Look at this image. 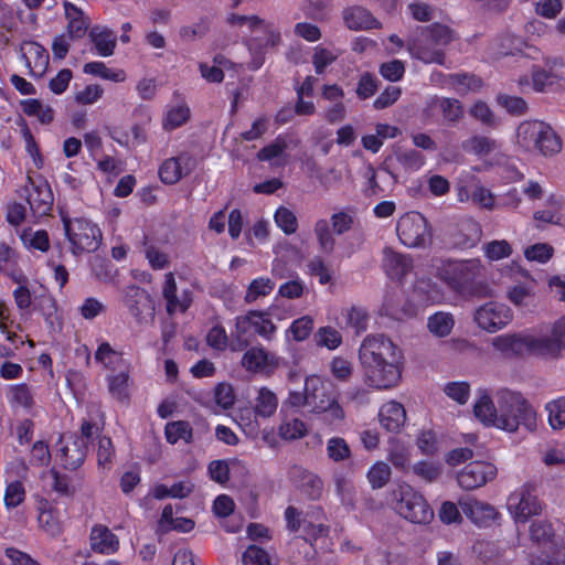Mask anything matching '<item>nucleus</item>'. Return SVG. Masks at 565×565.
<instances>
[{
    "label": "nucleus",
    "mask_w": 565,
    "mask_h": 565,
    "mask_svg": "<svg viewBox=\"0 0 565 565\" xmlns=\"http://www.w3.org/2000/svg\"><path fill=\"white\" fill-rule=\"evenodd\" d=\"M396 233L401 243L409 248H425L433 241L428 222L418 212H408L402 215L396 224Z\"/></svg>",
    "instance_id": "11"
},
{
    "label": "nucleus",
    "mask_w": 565,
    "mask_h": 565,
    "mask_svg": "<svg viewBox=\"0 0 565 565\" xmlns=\"http://www.w3.org/2000/svg\"><path fill=\"white\" fill-rule=\"evenodd\" d=\"M320 249L326 253H332L335 246V239L331 233L330 224L327 220H318L313 228Z\"/></svg>",
    "instance_id": "57"
},
{
    "label": "nucleus",
    "mask_w": 565,
    "mask_h": 565,
    "mask_svg": "<svg viewBox=\"0 0 565 565\" xmlns=\"http://www.w3.org/2000/svg\"><path fill=\"white\" fill-rule=\"evenodd\" d=\"M190 108L184 102L170 105L163 116L162 128L171 131L183 126L190 119Z\"/></svg>",
    "instance_id": "42"
},
{
    "label": "nucleus",
    "mask_w": 565,
    "mask_h": 565,
    "mask_svg": "<svg viewBox=\"0 0 565 565\" xmlns=\"http://www.w3.org/2000/svg\"><path fill=\"white\" fill-rule=\"evenodd\" d=\"M422 36H426L427 42L436 44L435 49H430L428 44L417 45L415 42H408L407 49L412 56L425 63L444 62V49L451 42L452 33L450 29L443 24H434L422 31Z\"/></svg>",
    "instance_id": "10"
},
{
    "label": "nucleus",
    "mask_w": 565,
    "mask_h": 565,
    "mask_svg": "<svg viewBox=\"0 0 565 565\" xmlns=\"http://www.w3.org/2000/svg\"><path fill=\"white\" fill-rule=\"evenodd\" d=\"M25 499L24 484L19 480H12L7 482L4 490V505L7 509H13L19 507Z\"/></svg>",
    "instance_id": "61"
},
{
    "label": "nucleus",
    "mask_w": 565,
    "mask_h": 565,
    "mask_svg": "<svg viewBox=\"0 0 565 565\" xmlns=\"http://www.w3.org/2000/svg\"><path fill=\"white\" fill-rule=\"evenodd\" d=\"M454 245L461 249H469L479 244L482 237L480 224L471 218L461 221L454 234Z\"/></svg>",
    "instance_id": "30"
},
{
    "label": "nucleus",
    "mask_w": 565,
    "mask_h": 565,
    "mask_svg": "<svg viewBox=\"0 0 565 565\" xmlns=\"http://www.w3.org/2000/svg\"><path fill=\"white\" fill-rule=\"evenodd\" d=\"M527 43L520 36L514 34H502L493 40L490 50L494 57H503L523 53Z\"/></svg>",
    "instance_id": "35"
},
{
    "label": "nucleus",
    "mask_w": 565,
    "mask_h": 565,
    "mask_svg": "<svg viewBox=\"0 0 565 565\" xmlns=\"http://www.w3.org/2000/svg\"><path fill=\"white\" fill-rule=\"evenodd\" d=\"M544 64L545 66H532L531 81L526 75H522L516 79L521 90L525 92L532 88L536 93H545L550 89L562 87L565 84V75L557 72L564 65L562 58L546 57L544 58Z\"/></svg>",
    "instance_id": "9"
},
{
    "label": "nucleus",
    "mask_w": 565,
    "mask_h": 565,
    "mask_svg": "<svg viewBox=\"0 0 565 565\" xmlns=\"http://www.w3.org/2000/svg\"><path fill=\"white\" fill-rule=\"evenodd\" d=\"M492 347L505 355L540 354L537 337L530 333H507L492 339Z\"/></svg>",
    "instance_id": "16"
},
{
    "label": "nucleus",
    "mask_w": 565,
    "mask_h": 565,
    "mask_svg": "<svg viewBox=\"0 0 565 565\" xmlns=\"http://www.w3.org/2000/svg\"><path fill=\"white\" fill-rule=\"evenodd\" d=\"M23 245L29 249H38L46 252L50 247L49 235L45 231H33L31 228L23 230L20 234Z\"/></svg>",
    "instance_id": "54"
},
{
    "label": "nucleus",
    "mask_w": 565,
    "mask_h": 565,
    "mask_svg": "<svg viewBox=\"0 0 565 565\" xmlns=\"http://www.w3.org/2000/svg\"><path fill=\"white\" fill-rule=\"evenodd\" d=\"M94 356L108 373L131 369V363L124 353L115 350L108 342H102Z\"/></svg>",
    "instance_id": "24"
},
{
    "label": "nucleus",
    "mask_w": 565,
    "mask_h": 565,
    "mask_svg": "<svg viewBox=\"0 0 565 565\" xmlns=\"http://www.w3.org/2000/svg\"><path fill=\"white\" fill-rule=\"evenodd\" d=\"M342 315L345 317L347 326L361 333L366 330L369 322V315L362 307L351 306L343 309Z\"/></svg>",
    "instance_id": "59"
},
{
    "label": "nucleus",
    "mask_w": 565,
    "mask_h": 565,
    "mask_svg": "<svg viewBox=\"0 0 565 565\" xmlns=\"http://www.w3.org/2000/svg\"><path fill=\"white\" fill-rule=\"evenodd\" d=\"M383 267L392 279H402L413 268L412 258L391 248L384 249Z\"/></svg>",
    "instance_id": "32"
},
{
    "label": "nucleus",
    "mask_w": 565,
    "mask_h": 565,
    "mask_svg": "<svg viewBox=\"0 0 565 565\" xmlns=\"http://www.w3.org/2000/svg\"><path fill=\"white\" fill-rule=\"evenodd\" d=\"M124 303L139 323H149L154 318V303L151 296L137 286H129L124 292Z\"/></svg>",
    "instance_id": "17"
},
{
    "label": "nucleus",
    "mask_w": 565,
    "mask_h": 565,
    "mask_svg": "<svg viewBox=\"0 0 565 565\" xmlns=\"http://www.w3.org/2000/svg\"><path fill=\"white\" fill-rule=\"evenodd\" d=\"M339 56L337 50L322 46L315 47L312 55V64L317 74L324 73L326 68L331 65Z\"/></svg>",
    "instance_id": "62"
},
{
    "label": "nucleus",
    "mask_w": 565,
    "mask_h": 565,
    "mask_svg": "<svg viewBox=\"0 0 565 565\" xmlns=\"http://www.w3.org/2000/svg\"><path fill=\"white\" fill-rule=\"evenodd\" d=\"M482 252L490 262H498L511 256L512 246L507 239H494L486 243Z\"/></svg>",
    "instance_id": "55"
},
{
    "label": "nucleus",
    "mask_w": 565,
    "mask_h": 565,
    "mask_svg": "<svg viewBox=\"0 0 565 565\" xmlns=\"http://www.w3.org/2000/svg\"><path fill=\"white\" fill-rule=\"evenodd\" d=\"M523 255L527 262H534L544 265L553 258L554 247L548 243H535L525 247Z\"/></svg>",
    "instance_id": "56"
},
{
    "label": "nucleus",
    "mask_w": 565,
    "mask_h": 565,
    "mask_svg": "<svg viewBox=\"0 0 565 565\" xmlns=\"http://www.w3.org/2000/svg\"><path fill=\"white\" fill-rule=\"evenodd\" d=\"M537 342L542 355H558L565 350V316L554 321L548 338H537Z\"/></svg>",
    "instance_id": "28"
},
{
    "label": "nucleus",
    "mask_w": 565,
    "mask_h": 565,
    "mask_svg": "<svg viewBox=\"0 0 565 565\" xmlns=\"http://www.w3.org/2000/svg\"><path fill=\"white\" fill-rule=\"evenodd\" d=\"M89 544L94 552L110 555L118 551L119 539L107 526L96 524L90 530Z\"/></svg>",
    "instance_id": "25"
},
{
    "label": "nucleus",
    "mask_w": 565,
    "mask_h": 565,
    "mask_svg": "<svg viewBox=\"0 0 565 565\" xmlns=\"http://www.w3.org/2000/svg\"><path fill=\"white\" fill-rule=\"evenodd\" d=\"M377 419L380 426L386 431L398 433L406 423V409L402 403L388 401L380 407Z\"/></svg>",
    "instance_id": "21"
},
{
    "label": "nucleus",
    "mask_w": 565,
    "mask_h": 565,
    "mask_svg": "<svg viewBox=\"0 0 565 565\" xmlns=\"http://www.w3.org/2000/svg\"><path fill=\"white\" fill-rule=\"evenodd\" d=\"M473 319L480 329L494 333L513 320V312L505 303L488 301L476 309Z\"/></svg>",
    "instance_id": "13"
},
{
    "label": "nucleus",
    "mask_w": 565,
    "mask_h": 565,
    "mask_svg": "<svg viewBox=\"0 0 565 565\" xmlns=\"http://www.w3.org/2000/svg\"><path fill=\"white\" fill-rule=\"evenodd\" d=\"M455 319L450 312L438 311L431 315L427 321V328L430 333L438 338L449 335L454 329Z\"/></svg>",
    "instance_id": "47"
},
{
    "label": "nucleus",
    "mask_w": 565,
    "mask_h": 565,
    "mask_svg": "<svg viewBox=\"0 0 565 565\" xmlns=\"http://www.w3.org/2000/svg\"><path fill=\"white\" fill-rule=\"evenodd\" d=\"M28 183L31 186L28 194V203L30 207L36 214H46L51 210L53 203V194L47 182L44 180H39L36 182L32 180L31 177H28Z\"/></svg>",
    "instance_id": "23"
},
{
    "label": "nucleus",
    "mask_w": 565,
    "mask_h": 565,
    "mask_svg": "<svg viewBox=\"0 0 565 565\" xmlns=\"http://www.w3.org/2000/svg\"><path fill=\"white\" fill-rule=\"evenodd\" d=\"M326 451L328 457L335 462L344 461L351 456L348 443L341 437L328 439Z\"/></svg>",
    "instance_id": "63"
},
{
    "label": "nucleus",
    "mask_w": 565,
    "mask_h": 565,
    "mask_svg": "<svg viewBox=\"0 0 565 565\" xmlns=\"http://www.w3.org/2000/svg\"><path fill=\"white\" fill-rule=\"evenodd\" d=\"M443 391L447 397L460 405H465L470 397V384L466 381L449 382Z\"/></svg>",
    "instance_id": "64"
},
{
    "label": "nucleus",
    "mask_w": 565,
    "mask_h": 565,
    "mask_svg": "<svg viewBox=\"0 0 565 565\" xmlns=\"http://www.w3.org/2000/svg\"><path fill=\"white\" fill-rule=\"evenodd\" d=\"M278 407L276 394L267 387H260L254 399V412L263 418L271 417Z\"/></svg>",
    "instance_id": "43"
},
{
    "label": "nucleus",
    "mask_w": 565,
    "mask_h": 565,
    "mask_svg": "<svg viewBox=\"0 0 565 565\" xmlns=\"http://www.w3.org/2000/svg\"><path fill=\"white\" fill-rule=\"evenodd\" d=\"M445 87L452 89L459 95H467L480 92L483 87V82L473 74H451L446 78Z\"/></svg>",
    "instance_id": "37"
},
{
    "label": "nucleus",
    "mask_w": 565,
    "mask_h": 565,
    "mask_svg": "<svg viewBox=\"0 0 565 565\" xmlns=\"http://www.w3.org/2000/svg\"><path fill=\"white\" fill-rule=\"evenodd\" d=\"M461 147L465 151L478 157L487 156L498 149V145L494 140L483 136H473L465 140Z\"/></svg>",
    "instance_id": "52"
},
{
    "label": "nucleus",
    "mask_w": 565,
    "mask_h": 565,
    "mask_svg": "<svg viewBox=\"0 0 565 565\" xmlns=\"http://www.w3.org/2000/svg\"><path fill=\"white\" fill-rule=\"evenodd\" d=\"M434 266L436 277L459 295L467 294L483 270L479 258L440 259Z\"/></svg>",
    "instance_id": "5"
},
{
    "label": "nucleus",
    "mask_w": 565,
    "mask_h": 565,
    "mask_svg": "<svg viewBox=\"0 0 565 565\" xmlns=\"http://www.w3.org/2000/svg\"><path fill=\"white\" fill-rule=\"evenodd\" d=\"M462 513L477 526L486 527L497 521L501 514L492 504L468 497L458 502Z\"/></svg>",
    "instance_id": "18"
},
{
    "label": "nucleus",
    "mask_w": 565,
    "mask_h": 565,
    "mask_svg": "<svg viewBox=\"0 0 565 565\" xmlns=\"http://www.w3.org/2000/svg\"><path fill=\"white\" fill-rule=\"evenodd\" d=\"M345 25L351 30L379 29L381 23L372 15L370 11L362 7H351L343 11Z\"/></svg>",
    "instance_id": "34"
},
{
    "label": "nucleus",
    "mask_w": 565,
    "mask_h": 565,
    "mask_svg": "<svg viewBox=\"0 0 565 565\" xmlns=\"http://www.w3.org/2000/svg\"><path fill=\"white\" fill-rule=\"evenodd\" d=\"M89 38L99 56L108 57L114 54L116 36L111 31L106 28L95 26L90 30Z\"/></svg>",
    "instance_id": "39"
},
{
    "label": "nucleus",
    "mask_w": 565,
    "mask_h": 565,
    "mask_svg": "<svg viewBox=\"0 0 565 565\" xmlns=\"http://www.w3.org/2000/svg\"><path fill=\"white\" fill-rule=\"evenodd\" d=\"M472 412L483 426L508 434H515L520 427L535 433L539 427V414L533 404L521 392L507 387L492 395L486 388L478 390Z\"/></svg>",
    "instance_id": "1"
},
{
    "label": "nucleus",
    "mask_w": 565,
    "mask_h": 565,
    "mask_svg": "<svg viewBox=\"0 0 565 565\" xmlns=\"http://www.w3.org/2000/svg\"><path fill=\"white\" fill-rule=\"evenodd\" d=\"M226 22L232 28L238 29L242 33H258L260 26H266V20L258 15H242L237 13H231L226 18Z\"/></svg>",
    "instance_id": "44"
},
{
    "label": "nucleus",
    "mask_w": 565,
    "mask_h": 565,
    "mask_svg": "<svg viewBox=\"0 0 565 565\" xmlns=\"http://www.w3.org/2000/svg\"><path fill=\"white\" fill-rule=\"evenodd\" d=\"M277 327L268 317L266 311H249L246 315L238 316L235 319V329L232 331L233 344L232 350L247 343V338L257 334L266 340L274 338Z\"/></svg>",
    "instance_id": "8"
},
{
    "label": "nucleus",
    "mask_w": 565,
    "mask_h": 565,
    "mask_svg": "<svg viewBox=\"0 0 565 565\" xmlns=\"http://www.w3.org/2000/svg\"><path fill=\"white\" fill-rule=\"evenodd\" d=\"M131 369L119 372H109L105 380L109 395L121 403L128 402L132 386Z\"/></svg>",
    "instance_id": "27"
},
{
    "label": "nucleus",
    "mask_w": 565,
    "mask_h": 565,
    "mask_svg": "<svg viewBox=\"0 0 565 565\" xmlns=\"http://www.w3.org/2000/svg\"><path fill=\"white\" fill-rule=\"evenodd\" d=\"M535 487L524 483L515 488L507 499V510L515 524H525L531 518L542 513Z\"/></svg>",
    "instance_id": "12"
},
{
    "label": "nucleus",
    "mask_w": 565,
    "mask_h": 565,
    "mask_svg": "<svg viewBox=\"0 0 565 565\" xmlns=\"http://www.w3.org/2000/svg\"><path fill=\"white\" fill-rule=\"evenodd\" d=\"M65 236L74 255L93 253L102 244L103 234L97 224L85 217L62 216Z\"/></svg>",
    "instance_id": "6"
},
{
    "label": "nucleus",
    "mask_w": 565,
    "mask_h": 565,
    "mask_svg": "<svg viewBox=\"0 0 565 565\" xmlns=\"http://www.w3.org/2000/svg\"><path fill=\"white\" fill-rule=\"evenodd\" d=\"M307 433V425L299 418L285 419L278 428L279 436L285 440L302 438Z\"/></svg>",
    "instance_id": "58"
},
{
    "label": "nucleus",
    "mask_w": 565,
    "mask_h": 565,
    "mask_svg": "<svg viewBox=\"0 0 565 565\" xmlns=\"http://www.w3.org/2000/svg\"><path fill=\"white\" fill-rule=\"evenodd\" d=\"M6 397L9 405L14 409L30 412L35 404L32 390L25 383L10 385Z\"/></svg>",
    "instance_id": "38"
},
{
    "label": "nucleus",
    "mask_w": 565,
    "mask_h": 565,
    "mask_svg": "<svg viewBox=\"0 0 565 565\" xmlns=\"http://www.w3.org/2000/svg\"><path fill=\"white\" fill-rule=\"evenodd\" d=\"M547 415V424L552 430L558 431L565 428V397H557L544 405Z\"/></svg>",
    "instance_id": "46"
},
{
    "label": "nucleus",
    "mask_w": 565,
    "mask_h": 565,
    "mask_svg": "<svg viewBox=\"0 0 565 565\" xmlns=\"http://www.w3.org/2000/svg\"><path fill=\"white\" fill-rule=\"evenodd\" d=\"M394 158L407 172L418 171L425 164V157L414 149H396Z\"/></svg>",
    "instance_id": "49"
},
{
    "label": "nucleus",
    "mask_w": 565,
    "mask_h": 565,
    "mask_svg": "<svg viewBox=\"0 0 565 565\" xmlns=\"http://www.w3.org/2000/svg\"><path fill=\"white\" fill-rule=\"evenodd\" d=\"M38 512V524L44 533L56 537L63 532L62 515L47 500L42 499L39 501Z\"/></svg>",
    "instance_id": "22"
},
{
    "label": "nucleus",
    "mask_w": 565,
    "mask_h": 565,
    "mask_svg": "<svg viewBox=\"0 0 565 565\" xmlns=\"http://www.w3.org/2000/svg\"><path fill=\"white\" fill-rule=\"evenodd\" d=\"M275 287V282L267 277H258L250 281L245 294V301L252 303L262 297L268 296Z\"/></svg>",
    "instance_id": "53"
},
{
    "label": "nucleus",
    "mask_w": 565,
    "mask_h": 565,
    "mask_svg": "<svg viewBox=\"0 0 565 565\" xmlns=\"http://www.w3.org/2000/svg\"><path fill=\"white\" fill-rule=\"evenodd\" d=\"M282 407H307L311 414L321 415L331 427H340L345 419V412L338 394L324 377L311 374L305 379L303 392L292 391Z\"/></svg>",
    "instance_id": "3"
},
{
    "label": "nucleus",
    "mask_w": 565,
    "mask_h": 565,
    "mask_svg": "<svg viewBox=\"0 0 565 565\" xmlns=\"http://www.w3.org/2000/svg\"><path fill=\"white\" fill-rule=\"evenodd\" d=\"M20 53L31 75L42 76L49 66V53L34 41H24L20 45Z\"/></svg>",
    "instance_id": "20"
},
{
    "label": "nucleus",
    "mask_w": 565,
    "mask_h": 565,
    "mask_svg": "<svg viewBox=\"0 0 565 565\" xmlns=\"http://www.w3.org/2000/svg\"><path fill=\"white\" fill-rule=\"evenodd\" d=\"M497 467L483 460H477L465 466L457 475V481L460 488L465 490H475L483 487L497 477Z\"/></svg>",
    "instance_id": "15"
},
{
    "label": "nucleus",
    "mask_w": 565,
    "mask_h": 565,
    "mask_svg": "<svg viewBox=\"0 0 565 565\" xmlns=\"http://www.w3.org/2000/svg\"><path fill=\"white\" fill-rule=\"evenodd\" d=\"M428 108H438L448 121H458L463 116L462 104L455 98L431 97L428 99Z\"/></svg>",
    "instance_id": "41"
},
{
    "label": "nucleus",
    "mask_w": 565,
    "mask_h": 565,
    "mask_svg": "<svg viewBox=\"0 0 565 565\" xmlns=\"http://www.w3.org/2000/svg\"><path fill=\"white\" fill-rule=\"evenodd\" d=\"M414 297L420 305H438L446 300L443 288L430 279H419L416 281Z\"/></svg>",
    "instance_id": "36"
},
{
    "label": "nucleus",
    "mask_w": 565,
    "mask_h": 565,
    "mask_svg": "<svg viewBox=\"0 0 565 565\" xmlns=\"http://www.w3.org/2000/svg\"><path fill=\"white\" fill-rule=\"evenodd\" d=\"M22 110L30 117H36L42 124H50L54 118L53 108L39 99H25L21 102Z\"/></svg>",
    "instance_id": "48"
},
{
    "label": "nucleus",
    "mask_w": 565,
    "mask_h": 565,
    "mask_svg": "<svg viewBox=\"0 0 565 565\" xmlns=\"http://www.w3.org/2000/svg\"><path fill=\"white\" fill-rule=\"evenodd\" d=\"M113 139L127 148H136L146 142L147 136L141 126L134 125L127 131H115Z\"/></svg>",
    "instance_id": "51"
},
{
    "label": "nucleus",
    "mask_w": 565,
    "mask_h": 565,
    "mask_svg": "<svg viewBox=\"0 0 565 565\" xmlns=\"http://www.w3.org/2000/svg\"><path fill=\"white\" fill-rule=\"evenodd\" d=\"M515 146L519 150L552 158L563 148L562 138L554 128L543 120H524L515 130Z\"/></svg>",
    "instance_id": "4"
},
{
    "label": "nucleus",
    "mask_w": 565,
    "mask_h": 565,
    "mask_svg": "<svg viewBox=\"0 0 565 565\" xmlns=\"http://www.w3.org/2000/svg\"><path fill=\"white\" fill-rule=\"evenodd\" d=\"M316 344L329 350L338 349L342 343L341 333L333 327L326 326L318 329L315 335Z\"/></svg>",
    "instance_id": "60"
},
{
    "label": "nucleus",
    "mask_w": 565,
    "mask_h": 565,
    "mask_svg": "<svg viewBox=\"0 0 565 565\" xmlns=\"http://www.w3.org/2000/svg\"><path fill=\"white\" fill-rule=\"evenodd\" d=\"M359 358L370 386L387 390L401 381L403 353L387 337L367 335L360 345Z\"/></svg>",
    "instance_id": "2"
},
{
    "label": "nucleus",
    "mask_w": 565,
    "mask_h": 565,
    "mask_svg": "<svg viewBox=\"0 0 565 565\" xmlns=\"http://www.w3.org/2000/svg\"><path fill=\"white\" fill-rule=\"evenodd\" d=\"M88 446L83 438L70 437L60 449L61 460L67 469H76L81 466L86 457Z\"/></svg>",
    "instance_id": "31"
},
{
    "label": "nucleus",
    "mask_w": 565,
    "mask_h": 565,
    "mask_svg": "<svg viewBox=\"0 0 565 565\" xmlns=\"http://www.w3.org/2000/svg\"><path fill=\"white\" fill-rule=\"evenodd\" d=\"M394 510L415 524H427L434 519V511L424 495L408 484L399 486L395 492Z\"/></svg>",
    "instance_id": "7"
},
{
    "label": "nucleus",
    "mask_w": 565,
    "mask_h": 565,
    "mask_svg": "<svg viewBox=\"0 0 565 565\" xmlns=\"http://www.w3.org/2000/svg\"><path fill=\"white\" fill-rule=\"evenodd\" d=\"M287 141L278 136L273 142L264 147L257 154L260 161H268L271 166L281 167L287 163Z\"/></svg>",
    "instance_id": "40"
},
{
    "label": "nucleus",
    "mask_w": 565,
    "mask_h": 565,
    "mask_svg": "<svg viewBox=\"0 0 565 565\" xmlns=\"http://www.w3.org/2000/svg\"><path fill=\"white\" fill-rule=\"evenodd\" d=\"M508 299L519 309H530L534 307L535 294L530 286L515 285L509 289Z\"/></svg>",
    "instance_id": "50"
},
{
    "label": "nucleus",
    "mask_w": 565,
    "mask_h": 565,
    "mask_svg": "<svg viewBox=\"0 0 565 565\" xmlns=\"http://www.w3.org/2000/svg\"><path fill=\"white\" fill-rule=\"evenodd\" d=\"M162 294L167 300V310L169 313L184 312L191 305L192 299L188 291L177 295V284L172 273L164 276Z\"/></svg>",
    "instance_id": "29"
},
{
    "label": "nucleus",
    "mask_w": 565,
    "mask_h": 565,
    "mask_svg": "<svg viewBox=\"0 0 565 565\" xmlns=\"http://www.w3.org/2000/svg\"><path fill=\"white\" fill-rule=\"evenodd\" d=\"M63 6L68 38L71 40L84 38L89 29V19L81 8L71 2L65 1Z\"/></svg>",
    "instance_id": "26"
},
{
    "label": "nucleus",
    "mask_w": 565,
    "mask_h": 565,
    "mask_svg": "<svg viewBox=\"0 0 565 565\" xmlns=\"http://www.w3.org/2000/svg\"><path fill=\"white\" fill-rule=\"evenodd\" d=\"M284 360L277 354L267 351L262 345L252 347L246 350L242 356V366L250 373L271 375Z\"/></svg>",
    "instance_id": "14"
},
{
    "label": "nucleus",
    "mask_w": 565,
    "mask_h": 565,
    "mask_svg": "<svg viewBox=\"0 0 565 565\" xmlns=\"http://www.w3.org/2000/svg\"><path fill=\"white\" fill-rule=\"evenodd\" d=\"M315 327V320L311 316H302L295 319L285 331L287 340H294L296 342L306 341L312 333Z\"/></svg>",
    "instance_id": "45"
},
{
    "label": "nucleus",
    "mask_w": 565,
    "mask_h": 565,
    "mask_svg": "<svg viewBox=\"0 0 565 565\" xmlns=\"http://www.w3.org/2000/svg\"><path fill=\"white\" fill-rule=\"evenodd\" d=\"M195 166V159L186 153L169 158L159 168L160 180L166 184H175L183 177L190 174Z\"/></svg>",
    "instance_id": "19"
},
{
    "label": "nucleus",
    "mask_w": 565,
    "mask_h": 565,
    "mask_svg": "<svg viewBox=\"0 0 565 565\" xmlns=\"http://www.w3.org/2000/svg\"><path fill=\"white\" fill-rule=\"evenodd\" d=\"M194 529V521L189 518L173 516L172 505H166L157 524L158 533H169L175 531L179 533H188Z\"/></svg>",
    "instance_id": "33"
}]
</instances>
